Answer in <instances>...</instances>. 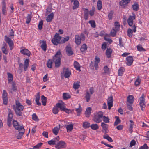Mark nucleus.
<instances>
[{"label": "nucleus", "mask_w": 149, "mask_h": 149, "mask_svg": "<svg viewBox=\"0 0 149 149\" xmlns=\"http://www.w3.org/2000/svg\"><path fill=\"white\" fill-rule=\"evenodd\" d=\"M18 131H19V134L17 136V138L18 139H21L22 136L24 134L25 129H24V131H23L22 130H21Z\"/></svg>", "instance_id": "35"}, {"label": "nucleus", "mask_w": 149, "mask_h": 149, "mask_svg": "<svg viewBox=\"0 0 149 149\" xmlns=\"http://www.w3.org/2000/svg\"><path fill=\"white\" fill-rule=\"evenodd\" d=\"M100 60L99 57L96 56L95 57V60L94 61V66L95 69L97 70L98 68V63L100 62Z\"/></svg>", "instance_id": "18"}, {"label": "nucleus", "mask_w": 149, "mask_h": 149, "mask_svg": "<svg viewBox=\"0 0 149 149\" xmlns=\"http://www.w3.org/2000/svg\"><path fill=\"white\" fill-rule=\"evenodd\" d=\"M20 52L22 54L28 56H30L31 53L29 50L26 49H24L21 50Z\"/></svg>", "instance_id": "17"}, {"label": "nucleus", "mask_w": 149, "mask_h": 149, "mask_svg": "<svg viewBox=\"0 0 149 149\" xmlns=\"http://www.w3.org/2000/svg\"><path fill=\"white\" fill-rule=\"evenodd\" d=\"M87 46L86 44H83L81 46L80 50L82 52H84L87 50Z\"/></svg>", "instance_id": "44"}, {"label": "nucleus", "mask_w": 149, "mask_h": 149, "mask_svg": "<svg viewBox=\"0 0 149 149\" xmlns=\"http://www.w3.org/2000/svg\"><path fill=\"white\" fill-rule=\"evenodd\" d=\"M13 107L16 115L19 116H22V111L24 109V107L19 101L16 100L15 105H13Z\"/></svg>", "instance_id": "1"}, {"label": "nucleus", "mask_w": 149, "mask_h": 149, "mask_svg": "<svg viewBox=\"0 0 149 149\" xmlns=\"http://www.w3.org/2000/svg\"><path fill=\"white\" fill-rule=\"evenodd\" d=\"M117 31V30L115 29L114 28H113L111 32V36L112 37L115 36L116 35Z\"/></svg>", "instance_id": "53"}, {"label": "nucleus", "mask_w": 149, "mask_h": 149, "mask_svg": "<svg viewBox=\"0 0 149 149\" xmlns=\"http://www.w3.org/2000/svg\"><path fill=\"white\" fill-rule=\"evenodd\" d=\"M75 43L77 45H79L81 43V41L80 37L79 35H76L75 36Z\"/></svg>", "instance_id": "21"}, {"label": "nucleus", "mask_w": 149, "mask_h": 149, "mask_svg": "<svg viewBox=\"0 0 149 149\" xmlns=\"http://www.w3.org/2000/svg\"><path fill=\"white\" fill-rule=\"evenodd\" d=\"M126 64L128 66H131L133 63V58L132 56H128L126 58Z\"/></svg>", "instance_id": "13"}, {"label": "nucleus", "mask_w": 149, "mask_h": 149, "mask_svg": "<svg viewBox=\"0 0 149 149\" xmlns=\"http://www.w3.org/2000/svg\"><path fill=\"white\" fill-rule=\"evenodd\" d=\"M2 13L3 14L6 15V3L4 1L2 2Z\"/></svg>", "instance_id": "28"}, {"label": "nucleus", "mask_w": 149, "mask_h": 149, "mask_svg": "<svg viewBox=\"0 0 149 149\" xmlns=\"http://www.w3.org/2000/svg\"><path fill=\"white\" fill-rule=\"evenodd\" d=\"M74 66L76 70L80 71V65L79 64L77 61H75L74 63Z\"/></svg>", "instance_id": "32"}, {"label": "nucleus", "mask_w": 149, "mask_h": 149, "mask_svg": "<svg viewBox=\"0 0 149 149\" xmlns=\"http://www.w3.org/2000/svg\"><path fill=\"white\" fill-rule=\"evenodd\" d=\"M61 56L62 54L60 50H59L56 52L55 55L53 57V61L55 63V67L56 68H58L60 66Z\"/></svg>", "instance_id": "2"}, {"label": "nucleus", "mask_w": 149, "mask_h": 149, "mask_svg": "<svg viewBox=\"0 0 149 149\" xmlns=\"http://www.w3.org/2000/svg\"><path fill=\"white\" fill-rule=\"evenodd\" d=\"M68 132L72 131L73 129V125L72 124L66 125L65 126Z\"/></svg>", "instance_id": "27"}, {"label": "nucleus", "mask_w": 149, "mask_h": 149, "mask_svg": "<svg viewBox=\"0 0 149 149\" xmlns=\"http://www.w3.org/2000/svg\"><path fill=\"white\" fill-rule=\"evenodd\" d=\"M54 17V14L53 12L50 13L46 17V20L47 22H51Z\"/></svg>", "instance_id": "24"}, {"label": "nucleus", "mask_w": 149, "mask_h": 149, "mask_svg": "<svg viewBox=\"0 0 149 149\" xmlns=\"http://www.w3.org/2000/svg\"><path fill=\"white\" fill-rule=\"evenodd\" d=\"M145 97L144 94H143L139 98V106L141 111H145L146 107Z\"/></svg>", "instance_id": "5"}, {"label": "nucleus", "mask_w": 149, "mask_h": 149, "mask_svg": "<svg viewBox=\"0 0 149 149\" xmlns=\"http://www.w3.org/2000/svg\"><path fill=\"white\" fill-rule=\"evenodd\" d=\"M5 40L8 43L10 50H12L14 48V43L10 38L7 36H5Z\"/></svg>", "instance_id": "7"}, {"label": "nucleus", "mask_w": 149, "mask_h": 149, "mask_svg": "<svg viewBox=\"0 0 149 149\" xmlns=\"http://www.w3.org/2000/svg\"><path fill=\"white\" fill-rule=\"evenodd\" d=\"M91 108L90 107H88L86 109L85 113V114L86 117H89L91 114Z\"/></svg>", "instance_id": "26"}, {"label": "nucleus", "mask_w": 149, "mask_h": 149, "mask_svg": "<svg viewBox=\"0 0 149 149\" xmlns=\"http://www.w3.org/2000/svg\"><path fill=\"white\" fill-rule=\"evenodd\" d=\"M89 23L90 24L91 26L93 28L95 27V22L94 20H90L89 22Z\"/></svg>", "instance_id": "57"}, {"label": "nucleus", "mask_w": 149, "mask_h": 149, "mask_svg": "<svg viewBox=\"0 0 149 149\" xmlns=\"http://www.w3.org/2000/svg\"><path fill=\"white\" fill-rule=\"evenodd\" d=\"M40 43L41 44L40 47L45 52L47 50V45L46 42L45 40H40L39 41Z\"/></svg>", "instance_id": "14"}, {"label": "nucleus", "mask_w": 149, "mask_h": 149, "mask_svg": "<svg viewBox=\"0 0 149 149\" xmlns=\"http://www.w3.org/2000/svg\"><path fill=\"white\" fill-rule=\"evenodd\" d=\"M136 15L134 14H132V15H130L129 17L127 20V22L128 25L130 26H131L133 25V21L135 19Z\"/></svg>", "instance_id": "11"}, {"label": "nucleus", "mask_w": 149, "mask_h": 149, "mask_svg": "<svg viewBox=\"0 0 149 149\" xmlns=\"http://www.w3.org/2000/svg\"><path fill=\"white\" fill-rule=\"evenodd\" d=\"M84 11V17L85 20L88 19L89 17V14L91 16H92L94 14V12L95 10V8L93 7L92 10L88 11V10L87 8H83Z\"/></svg>", "instance_id": "4"}, {"label": "nucleus", "mask_w": 149, "mask_h": 149, "mask_svg": "<svg viewBox=\"0 0 149 149\" xmlns=\"http://www.w3.org/2000/svg\"><path fill=\"white\" fill-rule=\"evenodd\" d=\"M91 95L90 93L88 92L87 91L85 95V98L87 102H88L91 98Z\"/></svg>", "instance_id": "37"}, {"label": "nucleus", "mask_w": 149, "mask_h": 149, "mask_svg": "<svg viewBox=\"0 0 149 149\" xmlns=\"http://www.w3.org/2000/svg\"><path fill=\"white\" fill-rule=\"evenodd\" d=\"M149 148V147L147 146L146 143H145L143 146H141L139 149H148Z\"/></svg>", "instance_id": "64"}, {"label": "nucleus", "mask_w": 149, "mask_h": 149, "mask_svg": "<svg viewBox=\"0 0 149 149\" xmlns=\"http://www.w3.org/2000/svg\"><path fill=\"white\" fill-rule=\"evenodd\" d=\"M101 126L102 127L103 132L105 133H107L109 132L108 130V125L107 124L104 122H102L101 123Z\"/></svg>", "instance_id": "16"}, {"label": "nucleus", "mask_w": 149, "mask_h": 149, "mask_svg": "<svg viewBox=\"0 0 149 149\" xmlns=\"http://www.w3.org/2000/svg\"><path fill=\"white\" fill-rule=\"evenodd\" d=\"M61 38L62 37L60 36L59 34L56 33L53 38L52 39L51 42L54 45H57L58 43H61L60 40Z\"/></svg>", "instance_id": "6"}, {"label": "nucleus", "mask_w": 149, "mask_h": 149, "mask_svg": "<svg viewBox=\"0 0 149 149\" xmlns=\"http://www.w3.org/2000/svg\"><path fill=\"white\" fill-rule=\"evenodd\" d=\"M102 118H103V120L104 123H109V119L108 117L103 116Z\"/></svg>", "instance_id": "60"}, {"label": "nucleus", "mask_w": 149, "mask_h": 149, "mask_svg": "<svg viewBox=\"0 0 149 149\" xmlns=\"http://www.w3.org/2000/svg\"><path fill=\"white\" fill-rule=\"evenodd\" d=\"M137 49L138 51H146L145 49L143 48L142 46L141 45H138L137 47Z\"/></svg>", "instance_id": "63"}, {"label": "nucleus", "mask_w": 149, "mask_h": 149, "mask_svg": "<svg viewBox=\"0 0 149 149\" xmlns=\"http://www.w3.org/2000/svg\"><path fill=\"white\" fill-rule=\"evenodd\" d=\"M40 98V93L39 92H38L36 96L35 101L36 104L38 106H40L41 104V103L39 102Z\"/></svg>", "instance_id": "23"}, {"label": "nucleus", "mask_w": 149, "mask_h": 149, "mask_svg": "<svg viewBox=\"0 0 149 149\" xmlns=\"http://www.w3.org/2000/svg\"><path fill=\"white\" fill-rule=\"evenodd\" d=\"M61 74L64 75L65 78H69L71 74V72L68 68L64 67L63 69V72Z\"/></svg>", "instance_id": "8"}, {"label": "nucleus", "mask_w": 149, "mask_h": 149, "mask_svg": "<svg viewBox=\"0 0 149 149\" xmlns=\"http://www.w3.org/2000/svg\"><path fill=\"white\" fill-rule=\"evenodd\" d=\"M63 96V99L65 100L70 98L71 97L70 94L67 93H64Z\"/></svg>", "instance_id": "40"}, {"label": "nucleus", "mask_w": 149, "mask_h": 149, "mask_svg": "<svg viewBox=\"0 0 149 149\" xmlns=\"http://www.w3.org/2000/svg\"><path fill=\"white\" fill-rule=\"evenodd\" d=\"M130 1H121L119 2L120 5L122 7H125L127 6Z\"/></svg>", "instance_id": "36"}, {"label": "nucleus", "mask_w": 149, "mask_h": 149, "mask_svg": "<svg viewBox=\"0 0 149 149\" xmlns=\"http://www.w3.org/2000/svg\"><path fill=\"white\" fill-rule=\"evenodd\" d=\"M115 118L116 120L114 123V125L115 126H116L118 124L120 123L121 122V120L119 119L118 116H116Z\"/></svg>", "instance_id": "38"}, {"label": "nucleus", "mask_w": 149, "mask_h": 149, "mask_svg": "<svg viewBox=\"0 0 149 149\" xmlns=\"http://www.w3.org/2000/svg\"><path fill=\"white\" fill-rule=\"evenodd\" d=\"M73 2L74 6L73 9L74 10L78 8L79 6V3L78 1H71V3Z\"/></svg>", "instance_id": "33"}, {"label": "nucleus", "mask_w": 149, "mask_h": 149, "mask_svg": "<svg viewBox=\"0 0 149 149\" xmlns=\"http://www.w3.org/2000/svg\"><path fill=\"white\" fill-rule=\"evenodd\" d=\"M103 137L108 141L110 142H112L113 141L112 138L109 137L108 134H106Z\"/></svg>", "instance_id": "54"}, {"label": "nucleus", "mask_w": 149, "mask_h": 149, "mask_svg": "<svg viewBox=\"0 0 149 149\" xmlns=\"http://www.w3.org/2000/svg\"><path fill=\"white\" fill-rule=\"evenodd\" d=\"M80 86V85L79 84V83L78 82H75L73 84V88L75 89L79 88Z\"/></svg>", "instance_id": "62"}, {"label": "nucleus", "mask_w": 149, "mask_h": 149, "mask_svg": "<svg viewBox=\"0 0 149 149\" xmlns=\"http://www.w3.org/2000/svg\"><path fill=\"white\" fill-rule=\"evenodd\" d=\"M13 125L14 127L17 130H24V127L23 125L20 126L18 122L15 120H13Z\"/></svg>", "instance_id": "10"}, {"label": "nucleus", "mask_w": 149, "mask_h": 149, "mask_svg": "<svg viewBox=\"0 0 149 149\" xmlns=\"http://www.w3.org/2000/svg\"><path fill=\"white\" fill-rule=\"evenodd\" d=\"M66 51L67 54L69 56L72 55L73 53L70 45H68L66 47Z\"/></svg>", "instance_id": "15"}, {"label": "nucleus", "mask_w": 149, "mask_h": 149, "mask_svg": "<svg viewBox=\"0 0 149 149\" xmlns=\"http://www.w3.org/2000/svg\"><path fill=\"white\" fill-rule=\"evenodd\" d=\"M59 139V137L58 136L56 138L51 140L48 142V143L49 145H54L56 144V142Z\"/></svg>", "instance_id": "20"}, {"label": "nucleus", "mask_w": 149, "mask_h": 149, "mask_svg": "<svg viewBox=\"0 0 149 149\" xmlns=\"http://www.w3.org/2000/svg\"><path fill=\"white\" fill-rule=\"evenodd\" d=\"M59 131V128L56 127H55L53 130L52 132L53 133L55 134V135H56L58 134Z\"/></svg>", "instance_id": "55"}, {"label": "nucleus", "mask_w": 149, "mask_h": 149, "mask_svg": "<svg viewBox=\"0 0 149 149\" xmlns=\"http://www.w3.org/2000/svg\"><path fill=\"white\" fill-rule=\"evenodd\" d=\"M74 110L77 114V116H80L82 111V108L80 105L79 104L78 108L75 109Z\"/></svg>", "instance_id": "29"}, {"label": "nucleus", "mask_w": 149, "mask_h": 149, "mask_svg": "<svg viewBox=\"0 0 149 149\" xmlns=\"http://www.w3.org/2000/svg\"><path fill=\"white\" fill-rule=\"evenodd\" d=\"M132 7L133 10L134 11H137L139 9V5L136 2H135L132 5Z\"/></svg>", "instance_id": "34"}, {"label": "nucleus", "mask_w": 149, "mask_h": 149, "mask_svg": "<svg viewBox=\"0 0 149 149\" xmlns=\"http://www.w3.org/2000/svg\"><path fill=\"white\" fill-rule=\"evenodd\" d=\"M29 60L28 59H26L24 61V64L23 65V68L24 69V71H27L29 65Z\"/></svg>", "instance_id": "22"}, {"label": "nucleus", "mask_w": 149, "mask_h": 149, "mask_svg": "<svg viewBox=\"0 0 149 149\" xmlns=\"http://www.w3.org/2000/svg\"><path fill=\"white\" fill-rule=\"evenodd\" d=\"M132 28L133 30H132L130 28H129L127 30V35L130 37H132L133 32H135L136 31V27L135 25H134L132 26Z\"/></svg>", "instance_id": "12"}, {"label": "nucleus", "mask_w": 149, "mask_h": 149, "mask_svg": "<svg viewBox=\"0 0 149 149\" xmlns=\"http://www.w3.org/2000/svg\"><path fill=\"white\" fill-rule=\"evenodd\" d=\"M141 82V80L140 79L139 76H138L134 82L135 85L136 86H138L140 84Z\"/></svg>", "instance_id": "49"}, {"label": "nucleus", "mask_w": 149, "mask_h": 149, "mask_svg": "<svg viewBox=\"0 0 149 149\" xmlns=\"http://www.w3.org/2000/svg\"><path fill=\"white\" fill-rule=\"evenodd\" d=\"M114 12L113 10H111L108 14V17L109 20L112 19V17L113 15Z\"/></svg>", "instance_id": "58"}, {"label": "nucleus", "mask_w": 149, "mask_h": 149, "mask_svg": "<svg viewBox=\"0 0 149 149\" xmlns=\"http://www.w3.org/2000/svg\"><path fill=\"white\" fill-rule=\"evenodd\" d=\"M97 9L100 10L102 8V4L101 1H98L97 2Z\"/></svg>", "instance_id": "51"}, {"label": "nucleus", "mask_w": 149, "mask_h": 149, "mask_svg": "<svg viewBox=\"0 0 149 149\" xmlns=\"http://www.w3.org/2000/svg\"><path fill=\"white\" fill-rule=\"evenodd\" d=\"M1 49L3 52L4 54L6 55L8 54V52L7 49V46L6 44H5L2 47Z\"/></svg>", "instance_id": "41"}, {"label": "nucleus", "mask_w": 149, "mask_h": 149, "mask_svg": "<svg viewBox=\"0 0 149 149\" xmlns=\"http://www.w3.org/2000/svg\"><path fill=\"white\" fill-rule=\"evenodd\" d=\"M66 143L63 141H60L55 146V148L57 149H60L65 148Z\"/></svg>", "instance_id": "9"}, {"label": "nucleus", "mask_w": 149, "mask_h": 149, "mask_svg": "<svg viewBox=\"0 0 149 149\" xmlns=\"http://www.w3.org/2000/svg\"><path fill=\"white\" fill-rule=\"evenodd\" d=\"M32 17L31 14H28L26 19V23L27 24L29 23Z\"/></svg>", "instance_id": "42"}, {"label": "nucleus", "mask_w": 149, "mask_h": 149, "mask_svg": "<svg viewBox=\"0 0 149 149\" xmlns=\"http://www.w3.org/2000/svg\"><path fill=\"white\" fill-rule=\"evenodd\" d=\"M113 28H114L116 30L118 31L120 29V24L119 23L117 22H116L114 23V27Z\"/></svg>", "instance_id": "52"}, {"label": "nucleus", "mask_w": 149, "mask_h": 149, "mask_svg": "<svg viewBox=\"0 0 149 149\" xmlns=\"http://www.w3.org/2000/svg\"><path fill=\"white\" fill-rule=\"evenodd\" d=\"M130 122L131 123L130 124L129 130L130 131H132V129L133 128V126L134 125V122L132 120H130Z\"/></svg>", "instance_id": "61"}, {"label": "nucleus", "mask_w": 149, "mask_h": 149, "mask_svg": "<svg viewBox=\"0 0 149 149\" xmlns=\"http://www.w3.org/2000/svg\"><path fill=\"white\" fill-rule=\"evenodd\" d=\"M125 70V68L124 67H120L118 70L119 76H122Z\"/></svg>", "instance_id": "39"}, {"label": "nucleus", "mask_w": 149, "mask_h": 149, "mask_svg": "<svg viewBox=\"0 0 149 149\" xmlns=\"http://www.w3.org/2000/svg\"><path fill=\"white\" fill-rule=\"evenodd\" d=\"M59 112V110L58 108L56 107H54L52 109V112L55 114H57Z\"/></svg>", "instance_id": "56"}, {"label": "nucleus", "mask_w": 149, "mask_h": 149, "mask_svg": "<svg viewBox=\"0 0 149 149\" xmlns=\"http://www.w3.org/2000/svg\"><path fill=\"white\" fill-rule=\"evenodd\" d=\"M52 61L51 59H48L47 63V66L49 68H52Z\"/></svg>", "instance_id": "43"}, {"label": "nucleus", "mask_w": 149, "mask_h": 149, "mask_svg": "<svg viewBox=\"0 0 149 149\" xmlns=\"http://www.w3.org/2000/svg\"><path fill=\"white\" fill-rule=\"evenodd\" d=\"M91 128L94 130H96L99 128L98 125L97 124H93L90 126Z\"/></svg>", "instance_id": "48"}, {"label": "nucleus", "mask_w": 149, "mask_h": 149, "mask_svg": "<svg viewBox=\"0 0 149 149\" xmlns=\"http://www.w3.org/2000/svg\"><path fill=\"white\" fill-rule=\"evenodd\" d=\"M104 73L106 74H109L110 73L109 69L107 66H105L104 68Z\"/></svg>", "instance_id": "45"}, {"label": "nucleus", "mask_w": 149, "mask_h": 149, "mask_svg": "<svg viewBox=\"0 0 149 149\" xmlns=\"http://www.w3.org/2000/svg\"><path fill=\"white\" fill-rule=\"evenodd\" d=\"M7 74L8 75V82L9 83H10L13 81V75L12 74L9 72L7 73Z\"/></svg>", "instance_id": "31"}, {"label": "nucleus", "mask_w": 149, "mask_h": 149, "mask_svg": "<svg viewBox=\"0 0 149 149\" xmlns=\"http://www.w3.org/2000/svg\"><path fill=\"white\" fill-rule=\"evenodd\" d=\"M90 127V123L87 121L84 122L83 123V127L85 128L86 129L89 128Z\"/></svg>", "instance_id": "47"}, {"label": "nucleus", "mask_w": 149, "mask_h": 149, "mask_svg": "<svg viewBox=\"0 0 149 149\" xmlns=\"http://www.w3.org/2000/svg\"><path fill=\"white\" fill-rule=\"evenodd\" d=\"M112 52V50L111 48H107L106 52V54L107 57L108 58H110Z\"/></svg>", "instance_id": "25"}, {"label": "nucleus", "mask_w": 149, "mask_h": 149, "mask_svg": "<svg viewBox=\"0 0 149 149\" xmlns=\"http://www.w3.org/2000/svg\"><path fill=\"white\" fill-rule=\"evenodd\" d=\"M41 98L42 100L41 102L42 103V105L44 106L46 105L47 100L46 97L43 95L41 96Z\"/></svg>", "instance_id": "46"}, {"label": "nucleus", "mask_w": 149, "mask_h": 149, "mask_svg": "<svg viewBox=\"0 0 149 149\" xmlns=\"http://www.w3.org/2000/svg\"><path fill=\"white\" fill-rule=\"evenodd\" d=\"M43 144L42 143H39L36 146H34L33 148L34 149H39Z\"/></svg>", "instance_id": "59"}, {"label": "nucleus", "mask_w": 149, "mask_h": 149, "mask_svg": "<svg viewBox=\"0 0 149 149\" xmlns=\"http://www.w3.org/2000/svg\"><path fill=\"white\" fill-rule=\"evenodd\" d=\"M8 110V117L7 119H13V113L12 111L9 109Z\"/></svg>", "instance_id": "50"}, {"label": "nucleus", "mask_w": 149, "mask_h": 149, "mask_svg": "<svg viewBox=\"0 0 149 149\" xmlns=\"http://www.w3.org/2000/svg\"><path fill=\"white\" fill-rule=\"evenodd\" d=\"M56 106L58 108H60L61 111H62L66 107L65 105L64 102L58 103L56 104Z\"/></svg>", "instance_id": "19"}, {"label": "nucleus", "mask_w": 149, "mask_h": 149, "mask_svg": "<svg viewBox=\"0 0 149 149\" xmlns=\"http://www.w3.org/2000/svg\"><path fill=\"white\" fill-rule=\"evenodd\" d=\"M134 101V97L132 95H129L127 98V102L130 104H132Z\"/></svg>", "instance_id": "30"}, {"label": "nucleus", "mask_w": 149, "mask_h": 149, "mask_svg": "<svg viewBox=\"0 0 149 149\" xmlns=\"http://www.w3.org/2000/svg\"><path fill=\"white\" fill-rule=\"evenodd\" d=\"M103 116V113L102 112L100 111L96 112L94 113L93 120L95 122L99 123L102 121Z\"/></svg>", "instance_id": "3"}]
</instances>
